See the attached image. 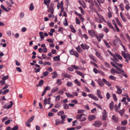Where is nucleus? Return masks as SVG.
I'll list each match as a JSON object with an SVG mask.
<instances>
[{
  "mask_svg": "<svg viewBox=\"0 0 130 130\" xmlns=\"http://www.w3.org/2000/svg\"><path fill=\"white\" fill-rule=\"evenodd\" d=\"M69 52L71 55H74L77 58H78L79 57L78 53L76 51L74 50L73 49L70 50Z\"/></svg>",
  "mask_w": 130,
  "mask_h": 130,
  "instance_id": "1",
  "label": "nucleus"
},
{
  "mask_svg": "<svg viewBox=\"0 0 130 130\" xmlns=\"http://www.w3.org/2000/svg\"><path fill=\"white\" fill-rule=\"evenodd\" d=\"M102 124V122L98 120L95 121L93 124V125L96 127H99Z\"/></svg>",
  "mask_w": 130,
  "mask_h": 130,
  "instance_id": "2",
  "label": "nucleus"
},
{
  "mask_svg": "<svg viewBox=\"0 0 130 130\" xmlns=\"http://www.w3.org/2000/svg\"><path fill=\"white\" fill-rule=\"evenodd\" d=\"M115 37L116 38V39H115L113 41V43L115 45H116L118 41L120 42H121L122 41L121 40L116 36H115Z\"/></svg>",
  "mask_w": 130,
  "mask_h": 130,
  "instance_id": "3",
  "label": "nucleus"
},
{
  "mask_svg": "<svg viewBox=\"0 0 130 130\" xmlns=\"http://www.w3.org/2000/svg\"><path fill=\"white\" fill-rule=\"evenodd\" d=\"M107 118V113L105 110H104L103 113L102 119L103 120H105Z\"/></svg>",
  "mask_w": 130,
  "mask_h": 130,
  "instance_id": "4",
  "label": "nucleus"
},
{
  "mask_svg": "<svg viewBox=\"0 0 130 130\" xmlns=\"http://www.w3.org/2000/svg\"><path fill=\"white\" fill-rule=\"evenodd\" d=\"M10 104L8 106H7V105L6 104H5L3 106V108H6L7 109H8L12 107L13 105V103L12 101L10 102Z\"/></svg>",
  "mask_w": 130,
  "mask_h": 130,
  "instance_id": "5",
  "label": "nucleus"
},
{
  "mask_svg": "<svg viewBox=\"0 0 130 130\" xmlns=\"http://www.w3.org/2000/svg\"><path fill=\"white\" fill-rule=\"evenodd\" d=\"M116 86L117 89V91L116 92V93L119 94H121L122 93V90L121 89V88L118 85H116Z\"/></svg>",
  "mask_w": 130,
  "mask_h": 130,
  "instance_id": "6",
  "label": "nucleus"
},
{
  "mask_svg": "<svg viewBox=\"0 0 130 130\" xmlns=\"http://www.w3.org/2000/svg\"><path fill=\"white\" fill-rule=\"evenodd\" d=\"M80 46L84 50L88 49L89 48V46L86 44H82L80 45Z\"/></svg>",
  "mask_w": 130,
  "mask_h": 130,
  "instance_id": "7",
  "label": "nucleus"
},
{
  "mask_svg": "<svg viewBox=\"0 0 130 130\" xmlns=\"http://www.w3.org/2000/svg\"><path fill=\"white\" fill-rule=\"evenodd\" d=\"M50 89L51 87L50 86H47L45 88H44V91L42 94V96H43L45 94L46 91L47 90H50Z\"/></svg>",
  "mask_w": 130,
  "mask_h": 130,
  "instance_id": "8",
  "label": "nucleus"
},
{
  "mask_svg": "<svg viewBox=\"0 0 130 130\" xmlns=\"http://www.w3.org/2000/svg\"><path fill=\"white\" fill-rule=\"evenodd\" d=\"M52 75V77L53 78H57L58 77V75L56 72H53L51 73Z\"/></svg>",
  "mask_w": 130,
  "mask_h": 130,
  "instance_id": "9",
  "label": "nucleus"
},
{
  "mask_svg": "<svg viewBox=\"0 0 130 130\" xmlns=\"http://www.w3.org/2000/svg\"><path fill=\"white\" fill-rule=\"evenodd\" d=\"M90 35L92 37L96 36L97 35L95 34V31L93 30L90 31Z\"/></svg>",
  "mask_w": 130,
  "mask_h": 130,
  "instance_id": "10",
  "label": "nucleus"
},
{
  "mask_svg": "<svg viewBox=\"0 0 130 130\" xmlns=\"http://www.w3.org/2000/svg\"><path fill=\"white\" fill-rule=\"evenodd\" d=\"M55 122V125H58L60 124H64L63 123H62V121H60L59 119H57L56 120Z\"/></svg>",
  "mask_w": 130,
  "mask_h": 130,
  "instance_id": "11",
  "label": "nucleus"
},
{
  "mask_svg": "<svg viewBox=\"0 0 130 130\" xmlns=\"http://www.w3.org/2000/svg\"><path fill=\"white\" fill-rule=\"evenodd\" d=\"M98 83L99 85L101 87H102L104 86V84L101 81V79L100 78L98 79Z\"/></svg>",
  "mask_w": 130,
  "mask_h": 130,
  "instance_id": "12",
  "label": "nucleus"
},
{
  "mask_svg": "<svg viewBox=\"0 0 130 130\" xmlns=\"http://www.w3.org/2000/svg\"><path fill=\"white\" fill-rule=\"evenodd\" d=\"M112 119L113 121L115 122H117L118 121V118L115 115L112 116Z\"/></svg>",
  "mask_w": 130,
  "mask_h": 130,
  "instance_id": "13",
  "label": "nucleus"
},
{
  "mask_svg": "<svg viewBox=\"0 0 130 130\" xmlns=\"http://www.w3.org/2000/svg\"><path fill=\"white\" fill-rule=\"evenodd\" d=\"M90 97L95 101H98V99L95 96L92 94H90Z\"/></svg>",
  "mask_w": 130,
  "mask_h": 130,
  "instance_id": "14",
  "label": "nucleus"
},
{
  "mask_svg": "<svg viewBox=\"0 0 130 130\" xmlns=\"http://www.w3.org/2000/svg\"><path fill=\"white\" fill-rule=\"evenodd\" d=\"M107 51L109 53L110 55L113 57L115 59L116 61H117L118 60L115 55L113 54L111 52V51L109 50H107Z\"/></svg>",
  "mask_w": 130,
  "mask_h": 130,
  "instance_id": "15",
  "label": "nucleus"
},
{
  "mask_svg": "<svg viewBox=\"0 0 130 130\" xmlns=\"http://www.w3.org/2000/svg\"><path fill=\"white\" fill-rule=\"evenodd\" d=\"M84 116L85 115L84 114H78L76 115V117L77 119H81V117L82 116Z\"/></svg>",
  "mask_w": 130,
  "mask_h": 130,
  "instance_id": "16",
  "label": "nucleus"
},
{
  "mask_svg": "<svg viewBox=\"0 0 130 130\" xmlns=\"http://www.w3.org/2000/svg\"><path fill=\"white\" fill-rule=\"evenodd\" d=\"M102 80L103 82L106 85H108L109 86H110L111 85V84L108 81H107L105 79L103 78Z\"/></svg>",
  "mask_w": 130,
  "mask_h": 130,
  "instance_id": "17",
  "label": "nucleus"
},
{
  "mask_svg": "<svg viewBox=\"0 0 130 130\" xmlns=\"http://www.w3.org/2000/svg\"><path fill=\"white\" fill-rule=\"evenodd\" d=\"M95 55L99 59L102 60L103 59V57L101 56L99 52H96Z\"/></svg>",
  "mask_w": 130,
  "mask_h": 130,
  "instance_id": "18",
  "label": "nucleus"
},
{
  "mask_svg": "<svg viewBox=\"0 0 130 130\" xmlns=\"http://www.w3.org/2000/svg\"><path fill=\"white\" fill-rule=\"evenodd\" d=\"M58 90V87H56L53 88L51 90V93H54L57 91Z\"/></svg>",
  "mask_w": 130,
  "mask_h": 130,
  "instance_id": "19",
  "label": "nucleus"
},
{
  "mask_svg": "<svg viewBox=\"0 0 130 130\" xmlns=\"http://www.w3.org/2000/svg\"><path fill=\"white\" fill-rule=\"evenodd\" d=\"M66 117L67 116L64 115H62L61 116V118L62 120L61 121L62 122V123H63L64 124V121L65 120V119Z\"/></svg>",
  "mask_w": 130,
  "mask_h": 130,
  "instance_id": "20",
  "label": "nucleus"
},
{
  "mask_svg": "<svg viewBox=\"0 0 130 130\" xmlns=\"http://www.w3.org/2000/svg\"><path fill=\"white\" fill-rule=\"evenodd\" d=\"M97 15L98 17L101 20H103V21L105 23H106V21L105 19L103 18L102 16L101 15L97 13Z\"/></svg>",
  "mask_w": 130,
  "mask_h": 130,
  "instance_id": "21",
  "label": "nucleus"
},
{
  "mask_svg": "<svg viewBox=\"0 0 130 130\" xmlns=\"http://www.w3.org/2000/svg\"><path fill=\"white\" fill-rule=\"evenodd\" d=\"M115 19L117 23V24L120 27H122V26L120 23V22L118 20V18H115Z\"/></svg>",
  "mask_w": 130,
  "mask_h": 130,
  "instance_id": "22",
  "label": "nucleus"
},
{
  "mask_svg": "<svg viewBox=\"0 0 130 130\" xmlns=\"http://www.w3.org/2000/svg\"><path fill=\"white\" fill-rule=\"evenodd\" d=\"M114 103L112 101L109 104V107L111 110H112L113 109Z\"/></svg>",
  "mask_w": 130,
  "mask_h": 130,
  "instance_id": "23",
  "label": "nucleus"
},
{
  "mask_svg": "<svg viewBox=\"0 0 130 130\" xmlns=\"http://www.w3.org/2000/svg\"><path fill=\"white\" fill-rule=\"evenodd\" d=\"M120 14L121 18L124 22H125L126 21V19L123 15L122 14V13L121 12L120 13Z\"/></svg>",
  "mask_w": 130,
  "mask_h": 130,
  "instance_id": "24",
  "label": "nucleus"
},
{
  "mask_svg": "<svg viewBox=\"0 0 130 130\" xmlns=\"http://www.w3.org/2000/svg\"><path fill=\"white\" fill-rule=\"evenodd\" d=\"M70 28L71 29V31L73 33H75L76 32V31L74 28L73 27V26L71 25L70 26Z\"/></svg>",
  "mask_w": 130,
  "mask_h": 130,
  "instance_id": "25",
  "label": "nucleus"
},
{
  "mask_svg": "<svg viewBox=\"0 0 130 130\" xmlns=\"http://www.w3.org/2000/svg\"><path fill=\"white\" fill-rule=\"evenodd\" d=\"M126 127H118L117 128V130H125Z\"/></svg>",
  "mask_w": 130,
  "mask_h": 130,
  "instance_id": "26",
  "label": "nucleus"
},
{
  "mask_svg": "<svg viewBox=\"0 0 130 130\" xmlns=\"http://www.w3.org/2000/svg\"><path fill=\"white\" fill-rule=\"evenodd\" d=\"M48 12H50L52 14H53L54 12V9L52 7H50L48 10Z\"/></svg>",
  "mask_w": 130,
  "mask_h": 130,
  "instance_id": "27",
  "label": "nucleus"
},
{
  "mask_svg": "<svg viewBox=\"0 0 130 130\" xmlns=\"http://www.w3.org/2000/svg\"><path fill=\"white\" fill-rule=\"evenodd\" d=\"M76 49L77 51L79 53H81L82 52V49L80 48V47L79 45L76 48Z\"/></svg>",
  "mask_w": 130,
  "mask_h": 130,
  "instance_id": "28",
  "label": "nucleus"
},
{
  "mask_svg": "<svg viewBox=\"0 0 130 130\" xmlns=\"http://www.w3.org/2000/svg\"><path fill=\"white\" fill-rule=\"evenodd\" d=\"M34 116H32L28 120L27 122L29 123H30L32 122L34 118Z\"/></svg>",
  "mask_w": 130,
  "mask_h": 130,
  "instance_id": "29",
  "label": "nucleus"
},
{
  "mask_svg": "<svg viewBox=\"0 0 130 130\" xmlns=\"http://www.w3.org/2000/svg\"><path fill=\"white\" fill-rule=\"evenodd\" d=\"M34 7L33 5V3H31L30 5L29 9L30 10H32L34 9Z\"/></svg>",
  "mask_w": 130,
  "mask_h": 130,
  "instance_id": "30",
  "label": "nucleus"
},
{
  "mask_svg": "<svg viewBox=\"0 0 130 130\" xmlns=\"http://www.w3.org/2000/svg\"><path fill=\"white\" fill-rule=\"evenodd\" d=\"M116 70L113 68H112L110 70V72L113 75H115V72Z\"/></svg>",
  "mask_w": 130,
  "mask_h": 130,
  "instance_id": "31",
  "label": "nucleus"
},
{
  "mask_svg": "<svg viewBox=\"0 0 130 130\" xmlns=\"http://www.w3.org/2000/svg\"><path fill=\"white\" fill-rule=\"evenodd\" d=\"M127 124V121L126 120L122 121L121 122V124L123 125H125Z\"/></svg>",
  "mask_w": 130,
  "mask_h": 130,
  "instance_id": "32",
  "label": "nucleus"
},
{
  "mask_svg": "<svg viewBox=\"0 0 130 130\" xmlns=\"http://www.w3.org/2000/svg\"><path fill=\"white\" fill-rule=\"evenodd\" d=\"M43 80H41L39 82V84L37 86V87H41L43 84Z\"/></svg>",
  "mask_w": 130,
  "mask_h": 130,
  "instance_id": "33",
  "label": "nucleus"
},
{
  "mask_svg": "<svg viewBox=\"0 0 130 130\" xmlns=\"http://www.w3.org/2000/svg\"><path fill=\"white\" fill-rule=\"evenodd\" d=\"M109 78L110 79L115 80L116 77L113 76L111 75L109 77Z\"/></svg>",
  "mask_w": 130,
  "mask_h": 130,
  "instance_id": "34",
  "label": "nucleus"
},
{
  "mask_svg": "<svg viewBox=\"0 0 130 130\" xmlns=\"http://www.w3.org/2000/svg\"><path fill=\"white\" fill-rule=\"evenodd\" d=\"M124 109H123L121 110L118 111L121 116H122L124 113Z\"/></svg>",
  "mask_w": 130,
  "mask_h": 130,
  "instance_id": "35",
  "label": "nucleus"
},
{
  "mask_svg": "<svg viewBox=\"0 0 130 130\" xmlns=\"http://www.w3.org/2000/svg\"><path fill=\"white\" fill-rule=\"evenodd\" d=\"M50 0H48L47 1V0H44V3L45 5H49L50 3Z\"/></svg>",
  "mask_w": 130,
  "mask_h": 130,
  "instance_id": "36",
  "label": "nucleus"
},
{
  "mask_svg": "<svg viewBox=\"0 0 130 130\" xmlns=\"http://www.w3.org/2000/svg\"><path fill=\"white\" fill-rule=\"evenodd\" d=\"M90 58L94 62H97L96 60L94 58L93 55H90Z\"/></svg>",
  "mask_w": 130,
  "mask_h": 130,
  "instance_id": "37",
  "label": "nucleus"
},
{
  "mask_svg": "<svg viewBox=\"0 0 130 130\" xmlns=\"http://www.w3.org/2000/svg\"><path fill=\"white\" fill-rule=\"evenodd\" d=\"M96 117L95 115L90 116V121L93 120Z\"/></svg>",
  "mask_w": 130,
  "mask_h": 130,
  "instance_id": "38",
  "label": "nucleus"
},
{
  "mask_svg": "<svg viewBox=\"0 0 130 130\" xmlns=\"http://www.w3.org/2000/svg\"><path fill=\"white\" fill-rule=\"evenodd\" d=\"M74 82L78 86H80L81 85L80 82H79L77 79L75 80L74 81Z\"/></svg>",
  "mask_w": 130,
  "mask_h": 130,
  "instance_id": "39",
  "label": "nucleus"
},
{
  "mask_svg": "<svg viewBox=\"0 0 130 130\" xmlns=\"http://www.w3.org/2000/svg\"><path fill=\"white\" fill-rule=\"evenodd\" d=\"M62 83V81L60 79H58L57 80L56 84H57L59 85H60Z\"/></svg>",
  "mask_w": 130,
  "mask_h": 130,
  "instance_id": "40",
  "label": "nucleus"
},
{
  "mask_svg": "<svg viewBox=\"0 0 130 130\" xmlns=\"http://www.w3.org/2000/svg\"><path fill=\"white\" fill-rule=\"evenodd\" d=\"M65 94L68 98H73L74 97V96L73 95L69 94V93H66Z\"/></svg>",
  "mask_w": 130,
  "mask_h": 130,
  "instance_id": "41",
  "label": "nucleus"
},
{
  "mask_svg": "<svg viewBox=\"0 0 130 130\" xmlns=\"http://www.w3.org/2000/svg\"><path fill=\"white\" fill-rule=\"evenodd\" d=\"M63 90L62 89H61L59 90L57 92L58 93V94L62 95L63 93Z\"/></svg>",
  "mask_w": 130,
  "mask_h": 130,
  "instance_id": "42",
  "label": "nucleus"
},
{
  "mask_svg": "<svg viewBox=\"0 0 130 130\" xmlns=\"http://www.w3.org/2000/svg\"><path fill=\"white\" fill-rule=\"evenodd\" d=\"M66 85L68 87H71L72 86L73 84L71 82H68L67 84Z\"/></svg>",
  "mask_w": 130,
  "mask_h": 130,
  "instance_id": "43",
  "label": "nucleus"
},
{
  "mask_svg": "<svg viewBox=\"0 0 130 130\" xmlns=\"http://www.w3.org/2000/svg\"><path fill=\"white\" fill-rule=\"evenodd\" d=\"M107 24L108 25V26L110 28L112 29H114V28L113 26L110 23L107 22Z\"/></svg>",
  "mask_w": 130,
  "mask_h": 130,
  "instance_id": "44",
  "label": "nucleus"
},
{
  "mask_svg": "<svg viewBox=\"0 0 130 130\" xmlns=\"http://www.w3.org/2000/svg\"><path fill=\"white\" fill-rule=\"evenodd\" d=\"M53 58L54 60L55 61H58L59 60V57L58 56L54 57Z\"/></svg>",
  "mask_w": 130,
  "mask_h": 130,
  "instance_id": "45",
  "label": "nucleus"
},
{
  "mask_svg": "<svg viewBox=\"0 0 130 130\" xmlns=\"http://www.w3.org/2000/svg\"><path fill=\"white\" fill-rule=\"evenodd\" d=\"M43 64L44 66H45L47 65H48L50 66L51 65V63L50 62L46 61L43 63Z\"/></svg>",
  "mask_w": 130,
  "mask_h": 130,
  "instance_id": "46",
  "label": "nucleus"
},
{
  "mask_svg": "<svg viewBox=\"0 0 130 130\" xmlns=\"http://www.w3.org/2000/svg\"><path fill=\"white\" fill-rule=\"evenodd\" d=\"M104 42L106 46L108 48H109L110 47V46H109V45L107 43V42L105 40L104 41Z\"/></svg>",
  "mask_w": 130,
  "mask_h": 130,
  "instance_id": "47",
  "label": "nucleus"
},
{
  "mask_svg": "<svg viewBox=\"0 0 130 130\" xmlns=\"http://www.w3.org/2000/svg\"><path fill=\"white\" fill-rule=\"evenodd\" d=\"M60 96L59 95H58L56 96V99L55 100V101L56 102H57L60 99Z\"/></svg>",
  "mask_w": 130,
  "mask_h": 130,
  "instance_id": "48",
  "label": "nucleus"
},
{
  "mask_svg": "<svg viewBox=\"0 0 130 130\" xmlns=\"http://www.w3.org/2000/svg\"><path fill=\"white\" fill-rule=\"evenodd\" d=\"M39 34L40 35V36L41 37V39H43L44 38V36L43 35V33L42 32H39Z\"/></svg>",
  "mask_w": 130,
  "mask_h": 130,
  "instance_id": "49",
  "label": "nucleus"
},
{
  "mask_svg": "<svg viewBox=\"0 0 130 130\" xmlns=\"http://www.w3.org/2000/svg\"><path fill=\"white\" fill-rule=\"evenodd\" d=\"M60 107V105L59 103H58L55 104L54 107L55 108H58Z\"/></svg>",
  "mask_w": 130,
  "mask_h": 130,
  "instance_id": "50",
  "label": "nucleus"
},
{
  "mask_svg": "<svg viewBox=\"0 0 130 130\" xmlns=\"http://www.w3.org/2000/svg\"><path fill=\"white\" fill-rule=\"evenodd\" d=\"M104 64V65L106 67L109 68H110V64L106 62H105Z\"/></svg>",
  "mask_w": 130,
  "mask_h": 130,
  "instance_id": "51",
  "label": "nucleus"
},
{
  "mask_svg": "<svg viewBox=\"0 0 130 130\" xmlns=\"http://www.w3.org/2000/svg\"><path fill=\"white\" fill-rule=\"evenodd\" d=\"M64 112L63 111H60L57 112V114L59 116H60L64 114Z\"/></svg>",
  "mask_w": 130,
  "mask_h": 130,
  "instance_id": "52",
  "label": "nucleus"
},
{
  "mask_svg": "<svg viewBox=\"0 0 130 130\" xmlns=\"http://www.w3.org/2000/svg\"><path fill=\"white\" fill-rule=\"evenodd\" d=\"M1 7L5 11L7 12L8 11L7 9L5 8V7L3 5H2L1 6Z\"/></svg>",
  "mask_w": 130,
  "mask_h": 130,
  "instance_id": "53",
  "label": "nucleus"
},
{
  "mask_svg": "<svg viewBox=\"0 0 130 130\" xmlns=\"http://www.w3.org/2000/svg\"><path fill=\"white\" fill-rule=\"evenodd\" d=\"M43 74L44 76H46L49 74V73L48 72L46 71L43 72Z\"/></svg>",
  "mask_w": 130,
  "mask_h": 130,
  "instance_id": "54",
  "label": "nucleus"
},
{
  "mask_svg": "<svg viewBox=\"0 0 130 130\" xmlns=\"http://www.w3.org/2000/svg\"><path fill=\"white\" fill-rule=\"evenodd\" d=\"M64 25L66 26L68 25V23L66 18L64 19V21L63 22Z\"/></svg>",
  "mask_w": 130,
  "mask_h": 130,
  "instance_id": "55",
  "label": "nucleus"
},
{
  "mask_svg": "<svg viewBox=\"0 0 130 130\" xmlns=\"http://www.w3.org/2000/svg\"><path fill=\"white\" fill-rule=\"evenodd\" d=\"M64 76L65 77L68 78H69L71 77V76L70 75L67 74H65L64 75Z\"/></svg>",
  "mask_w": 130,
  "mask_h": 130,
  "instance_id": "56",
  "label": "nucleus"
},
{
  "mask_svg": "<svg viewBox=\"0 0 130 130\" xmlns=\"http://www.w3.org/2000/svg\"><path fill=\"white\" fill-rule=\"evenodd\" d=\"M64 108V109H68L69 108L68 105L67 104H64L63 105Z\"/></svg>",
  "mask_w": 130,
  "mask_h": 130,
  "instance_id": "57",
  "label": "nucleus"
},
{
  "mask_svg": "<svg viewBox=\"0 0 130 130\" xmlns=\"http://www.w3.org/2000/svg\"><path fill=\"white\" fill-rule=\"evenodd\" d=\"M85 111L83 109H79L78 110L77 113H81L84 112Z\"/></svg>",
  "mask_w": 130,
  "mask_h": 130,
  "instance_id": "58",
  "label": "nucleus"
},
{
  "mask_svg": "<svg viewBox=\"0 0 130 130\" xmlns=\"http://www.w3.org/2000/svg\"><path fill=\"white\" fill-rule=\"evenodd\" d=\"M18 128V126L17 125H15L12 129L11 130H17Z\"/></svg>",
  "mask_w": 130,
  "mask_h": 130,
  "instance_id": "59",
  "label": "nucleus"
},
{
  "mask_svg": "<svg viewBox=\"0 0 130 130\" xmlns=\"http://www.w3.org/2000/svg\"><path fill=\"white\" fill-rule=\"evenodd\" d=\"M9 89H7L4 91L3 93V95H4L9 92Z\"/></svg>",
  "mask_w": 130,
  "mask_h": 130,
  "instance_id": "60",
  "label": "nucleus"
},
{
  "mask_svg": "<svg viewBox=\"0 0 130 130\" xmlns=\"http://www.w3.org/2000/svg\"><path fill=\"white\" fill-rule=\"evenodd\" d=\"M125 36L128 41L130 42V37L129 35L127 34H125Z\"/></svg>",
  "mask_w": 130,
  "mask_h": 130,
  "instance_id": "61",
  "label": "nucleus"
},
{
  "mask_svg": "<svg viewBox=\"0 0 130 130\" xmlns=\"http://www.w3.org/2000/svg\"><path fill=\"white\" fill-rule=\"evenodd\" d=\"M116 56L120 60H121L122 58V57L119 54H116Z\"/></svg>",
  "mask_w": 130,
  "mask_h": 130,
  "instance_id": "62",
  "label": "nucleus"
},
{
  "mask_svg": "<svg viewBox=\"0 0 130 130\" xmlns=\"http://www.w3.org/2000/svg\"><path fill=\"white\" fill-rule=\"evenodd\" d=\"M103 30L107 33L109 31V30L107 28L105 27L103 29Z\"/></svg>",
  "mask_w": 130,
  "mask_h": 130,
  "instance_id": "63",
  "label": "nucleus"
},
{
  "mask_svg": "<svg viewBox=\"0 0 130 130\" xmlns=\"http://www.w3.org/2000/svg\"><path fill=\"white\" fill-rule=\"evenodd\" d=\"M9 77V76L7 75L3 77L2 78V80H3L5 81V80L8 79Z\"/></svg>",
  "mask_w": 130,
  "mask_h": 130,
  "instance_id": "64",
  "label": "nucleus"
}]
</instances>
